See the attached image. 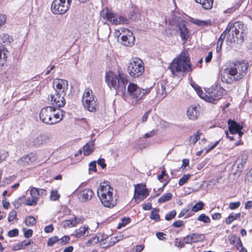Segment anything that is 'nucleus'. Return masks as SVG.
Wrapping results in <instances>:
<instances>
[{
	"label": "nucleus",
	"instance_id": "nucleus-29",
	"mask_svg": "<svg viewBox=\"0 0 252 252\" xmlns=\"http://www.w3.org/2000/svg\"><path fill=\"white\" fill-rule=\"evenodd\" d=\"M100 17L105 20V22H110V11L108 7H106L101 10Z\"/></svg>",
	"mask_w": 252,
	"mask_h": 252
},
{
	"label": "nucleus",
	"instance_id": "nucleus-12",
	"mask_svg": "<svg viewBox=\"0 0 252 252\" xmlns=\"http://www.w3.org/2000/svg\"><path fill=\"white\" fill-rule=\"evenodd\" d=\"M149 194V189L146 188L145 185L137 184L135 186L133 198L136 201L137 200H143Z\"/></svg>",
	"mask_w": 252,
	"mask_h": 252
},
{
	"label": "nucleus",
	"instance_id": "nucleus-34",
	"mask_svg": "<svg viewBox=\"0 0 252 252\" xmlns=\"http://www.w3.org/2000/svg\"><path fill=\"white\" fill-rule=\"evenodd\" d=\"M24 222L28 226H32L36 224V220L33 217L29 216L25 218Z\"/></svg>",
	"mask_w": 252,
	"mask_h": 252
},
{
	"label": "nucleus",
	"instance_id": "nucleus-38",
	"mask_svg": "<svg viewBox=\"0 0 252 252\" xmlns=\"http://www.w3.org/2000/svg\"><path fill=\"white\" fill-rule=\"evenodd\" d=\"M74 220V218L68 220H65L63 222V225L64 227H72L77 225V222Z\"/></svg>",
	"mask_w": 252,
	"mask_h": 252
},
{
	"label": "nucleus",
	"instance_id": "nucleus-33",
	"mask_svg": "<svg viewBox=\"0 0 252 252\" xmlns=\"http://www.w3.org/2000/svg\"><path fill=\"white\" fill-rule=\"evenodd\" d=\"M241 216V213H231L228 217L226 218L225 223L227 224H229L232 223L234 220H237Z\"/></svg>",
	"mask_w": 252,
	"mask_h": 252
},
{
	"label": "nucleus",
	"instance_id": "nucleus-30",
	"mask_svg": "<svg viewBox=\"0 0 252 252\" xmlns=\"http://www.w3.org/2000/svg\"><path fill=\"white\" fill-rule=\"evenodd\" d=\"M227 30H224L223 32L220 34L217 44L216 51L218 53L221 49V46L223 44V42L225 36L227 35L226 31Z\"/></svg>",
	"mask_w": 252,
	"mask_h": 252
},
{
	"label": "nucleus",
	"instance_id": "nucleus-23",
	"mask_svg": "<svg viewBox=\"0 0 252 252\" xmlns=\"http://www.w3.org/2000/svg\"><path fill=\"white\" fill-rule=\"evenodd\" d=\"M129 20L123 16H116L111 12V23L114 25L118 24H128Z\"/></svg>",
	"mask_w": 252,
	"mask_h": 252
},
{
	"label": "nucleus",
	"instance_id": "nucleus-48",
	"mask_svg": "<svg viewBox=\"0 0 252 252\" xmlns=\"http://www.w3.org/2000/svg\"><path fill=\"white\" fill-rule=\"evenodd\" d=\"M23 231L24 232V236L26 238L31 237L33 234V231L31 229H27L26 228H23Z\"/></svg>",
	"mask_w": 252,
	"mask_h": 252
},
{
	"label": "nucleus",
	"instance_id": "nucleus-22",
	"mask_svg": "<svg viewBox=\"0 0 252 252\" xmlns=\"http://www.w3.org/2000/svg\"><path fill=\"white\" fill-rule=\"evenodd\" d=\"M131 9L129 13V18L131 20L137 21L140 19L141 13L139 8L133 4L131 5Z\"/></svg>",
	"mask_w": 252,
	"mask_h": 252
},
{
	"label": "nucleus",
	"instance_id": "nucleus-15",
	"mask_svg": "<svg viewBox=\"0 0 252 252\" xmlns=\"http://www.w3.org/2000/svg\"><path fill=\"white\" fill-rule=\"evenodd\" d=\"M101 238L100 239L99 236H93L91 239H89L86 243L87 246H90L91 245H94L99 242L100 246L102 248H108L110 245V242L108 241L107 239L108 237L105 238H103V236H101Z\"/></svg>",
	"mask_w": 252,
	"mask_h": 252
},
{
	"label": "nucleus",
	"instance_id": "nucleus-24",
	"mask_svg": "<svg viewBox=\"0 0 252 252\" xmlns=\"http://www.w3.org/2000/svg\"><path fill=\"white\" fill-rule=\"evenodd\" d=\"M64 111L60 109L58 110L57 113L52 112L53 116L52 117L51 125L60 122L63 118L64 115Z\"/></svg>",
	"mask_w": 252,
	"mask_h": 252
},
{
	"label": "nucleus",
	"instance_id": "nucleus-40",
	"mask_svg": "<svg viewBox=\"0 0 252 252\" xmlns=\"http://www.w3.org/2000/svg\"><path fill=\"white\" fill-rule=\"evenodd\" d=\"M159 211L158 209H155L151 212L150 218L156 221L160 220V217L157 212Z\"/></svg>",
	"mask_w": 252,
	"mask_h": 252
},
{
	"label": "nucleus",
	"instance_id": "nucleus-11",
	"mask_svg": "<svg viewBox=\"0 0 252 252\" xmlns=\"http://www.w3.org/2000/svg\"><path fill=\"white\" fill-rule=\"evenodd\" d=\"M65 95L54 92V94L49 95L48 99L53 107H63L65 104Z\"/></svg>",
	"mask_w": 252,
	"mask_h": 252
},
{
	"label": "nucleus",
	"instance_id": "nucleus-41",
	"mask_svg": "<svg viewBox=\"0 0 252 252\" xmlns=\"http://www.w3.org/2000/svg\"><path fill=\"white\" fill-rule=\"evenodd\" d=\"M197 220L204 223H210L211 222L210 218L205 214H201L197 217Z\"/></svg>",
	"mask_w": 252,
	"mask_h": 252
},
{
	"label": "nucleus",
	"instance_id": "nucleus-19",
	"mask_svg": "<svg viewBox=\"0 0 252 252\" xmlns=\"http://www.w3.org/2000/svg\"><path fill=\"white\" fill-rule=\"evenodd\" d=\"M121 39L122 44L126 46H133L135 42V37L133 33L129 30H127L126 35H123L121 36Z\"/></svg>",
	"mask_w": 252,
	"mask_h": 252
},
{
	"label": "nucleus",
	"instance_id": "nucleus-5",
	"mask_svg": "<svg viewBox=\"0 0 252 252\" xmlns=\"http://www.w3.org/2000/svg\"><path fill=\"white\" fill-rule=\"evenodd\" d=\"M127 72L132 78H138L144 72V63L138 58L131 59L127 65Z\"/></svg>",
	"mask_w": 252,
	"mask_h": 252
},
{
	"label": "nucleus",
	"instance_id": "nucleus-9",
	"mask_svg": "<svg viewBox=\"0 0 252 252\" xmlns=\"http://www.w3.org/2000/svg\"><path fill=\"white\" fill-rule=\"evenodd\" d=\"M224 91L225 90L219 85L210 88L207 92L208 95L206 98V101L215 103L221 98Z\"/></svg>",
	"mask_w": 252,
	"mask_h": 252
},
{
	"label": "nucleus",
	"instance_id": "nucleus-44",
	"mask_svg": "<svg viewBox=\"0 0 252 252\" xmlns=\"http://www.w3.org/2000/svg\"><path fill=\"white\" fill-rule=\"evenodd\" d=\"M247 160V157L246 156H239L237 159V161H240V163L238 165V167H240V166H241V167L242 168L246 163Z\"/></svg>",
	"mask_w": 252,
	"mask_h": 252
},
{
	"label": "nucleus",
	"instance_id": "nucleus-62",
	"mask_svg": "<svg viewBox=\"0 0 252 252\" xmlns=\"http://www.w3.org/2000/svg\"><path fill=\"white\" fill-rule=\"evenodd\" d=\"M6 20V16L5 14L0 13V27L4 25Z\"/></svg>",
	"mask_w": 252,
	"mask_h": 252
},
{
	"label": "nucleus",
	"instance_id": "nucleus-56",
	"mask_svg": "<svg viewBox=\"0 0 252 252\" xmlns=\"http://www.w3.org/2000/svg\"><path fill=\"white\" fill-rule=\"evenodd\" d=\"M19 234V231L18 229H13L10 230L8 232V235L10 237H13L17 236Z\"/></svg>",
	"mask_w": 252,
	"mask_h": 252
},
{
	"label": "nucleus",
	"instance_id": "nucleus-2",
	"mask_svg": "<svg viewBox=\"0 0 252 252\" xmlns=\"http://www.w3.org/2000/svg\"><path fill=\"white\" fill-rule=\"evenodd\" d=\"M249 63L247 62L236 61L227 63L222 70L221 81L227 84H233L246 75Z\"/></svg>",
	"mask_w": 252,
	"mask_h": 252
},
{
	"label": "nucleus",
	"instance_id": "nucleus-1",
	"mask_svg": "<svg viewBox=\"0 0 252 252\" xmlns=\"http://www.w3.org/2000/svg\"><path fill=\"white\" fill-rule=\"evenodd\" d=\"M128 80L126 74L119 72L115 75L111 71V87L115 90L116 94L120 95L126 101L133 106L140 103L144 96L149 94L152 87L143 89L137 84L130 82L127 87Z\"/></svg>",
	"mask_w": 252,
	"mask_h": 252
},
{
	"label": "nucleus",
	"instance_id": "nucleus-10",
	"mask_svg": "<svg viewBox=\"0 0 252 252\" xmlns=\"http://www.w3.org/2000/svg\"><path fill=\"white\" fill-rule=\"evenodd\" d=\"M57 108L53 106H46L42 108L39 113L40 120L44 124L51 125L52 112L56 111Z\"/></svg>",
	"mask_w": 252,
	"mask_h": 252
},
{
	"label": "nucleus",
	"instance_id": "nucleus-55",
	"mask_svg": "<svg viewBox=\"0 0 252 252\" xmlns=\"http://www.w3.org/2000/svg\"><path fill=\"white\" fill-rule=\"evenodd\" d=\"M241 203L239 201L235 202H230L229 203V208L231 210H235L240 207Z\"/></svg>",
	"mask_w": 252,
	"mask_h": 252
},
{
	"label": "nucleus",
	"instance_id": "nucleus-47",
	"mask_svg": "<svg viewBox=\"0 0 252 252\" xmlns=\"http://www.w3.org/2000/svg\"><path fill=\"white\" fill-rule=\"evenodd\" d=\"M110 69L109 68H107L105 72V81L107 84V85L110 88Z\"/></svg>",
	"mask_w": 252,
	"mask_h": 252
},
{
	"label": "nucleus",
	"instance_id": "nucleus-42",
	"mask_svg": "<svg viewBox=\"0 0 252 252\" xmlns=\"http://www.w3.org/2000/svg\"><path fill=\"white\" fill-rule=\"evenodd\" d=\"M191 177L190 174H185L179 181V185L180 186H183L185 184Z\"/></svg>",
	"mask_w": 252,
	"mask_h": 252
},
{
	"label": "nucleus",
	"instance_id": "nucleus-20",
	"mask_svg": "<svg viewBox=\"0 0 252 252\" xmlns=\"http://www.w3.org/2000/svg\"><path fill=\"white\" fill-rule=\"evenodd\" d=\"M36 159V155L34 153L24 155L17 160V163L21 165L26 166L33 162Z\"/></svg>",
	"mask_w": 252,
	"mask_h": 252
},
{
	"label": "nucleus",
	"instance_id": "nucleus-13",
	"mask_svg": "<svg viewBox=\"0 0 252 252\" xmlns=\"http://www.w3.org/2000/svg\"><path fill=\"white\" fill-rule=\"evenodd\" d=\"M53 86L55 92L66 95L68 87V82L67 80L57 79L53 81Z\"/></svg>",
	"mask_w": 252,
	"mask_h": 252
},
{
	"label": "nucleus",
	"instance_id": "nucleus-64",
	"mask_svg": "<svg viewBox=\"0 0 252 252\" xmlns=\"http://www.w3.org/2000/svg\"><path fill=\"white\" fill-rule=\"evenodd\" d=\"M97 164L101 166L102 169L106 167V165L105 163V160L104 158H99L97 160Z\"/></svg>",
	"mask_w": 252,
	"mask_h": 252
},
{
	"label": "nucleus",
	"instance_id": "nucleus-7",
	"mask_svg": "<svg viewBox=\"0 0 252 252\" xmlns=\"http://www.w3.org/2000/svg\"><path fill=\"white\" fill-rule=\"evenodd\" d=\"M51 138L52 135L49 133L32 134L28 137L26 143L30 146L37 148L45 145Z\"/></svg>",
	"mask_w": 252,
	"mask_h": 252
},
{
	"label": "nucleus",
	"instance_id": "nucleus-50",
	"mask_svg": "<svg viewBox=\"0 0 252 252\" xmlns=\"http://www.w3.org/2000/svg\"><path fill=\"white\" fill-rule=\"evenodd\" d=\"M31 195L32 198H35L38 200V188H32L31 189Z\"/></svg>",
	"mask_w": 252,
	"mask_h": 252
},
{
	"label": "nucleus",
	"instance_id": "nucleus-36",
	"mask_svg": "<svg viewBox=\"0 0 252 252\" xmlns=\"http://www.w3.org/2000/svg\"><path fill=\"white\" fill-rule=\"evenodd\" d=\"M201 134L202 133L199 131H197L195 133L189 137V142L193 145H194L200 139V136Z\"/></svg>",
	"mask_w": 252,
	"mask_h": 252
},
{
	"label": "nucleus",
	"instance_id": "nucleus-53",
	"mask_svg": "<svg viewBox=\"0 0 252 252\" xmlns=\"http://www.w3.org/2000/svg\"><path fill=\"white\" fill-rule=\"evenodd\" d=\"M69 241L70 237L67 235L63 236L62 238L59 239V241L61 245H66L69 243Z\"/></svg>",
	"mask_w": 252,
	"mask_h": 252
},
{
	"label": "nucleus",
	"instance_id": "nucleus-26",
	"mask_svg": "<svg viewBox=\"0 0 252 252\" xmlns=\"http://www.w3.org/2000/svg\"><path fill=\"white\" fill-rule=\"evenodd\" d=\"M197 3H200L203 8L210 10L213 7L214 0H194Z\"/></svg>",
	"mask_w": 252,
	"mask_h": 252
},
{
	"label": "nucleus",
	"instance_id": "nucleus-52",
	"mask_svg": "<svg viewBox=\"0 0 252 252\" xmlns=\"http://www.w3.org/2000/svg\"><path fill=\"white\" fill-rule=\"evenodd\" d=\"M17 212L15 210L11 211L8 215V220L10 222L13 221L17 216Z\"/></svg>",
	"mask_w": 252,
	"mask_h": 252
},
{
	"label": "nucleus",
	"instance_id": "nucleus-49",
	"mask_svg": "<svg viewBox=\"0 0 252 252\" xmlns=\"http://www.w3.org/2000/svg\"><path fill=\"white\" fill-rule=\"evenodd\" d=\"M8 156V152L4 150L0 151V163L5 160Z\"/></svg>",
	"mask_w": 252,
	"mask_h": 252
},
{
	"label": "nucleus",
	"instance_id": "nucleus-8",
	"mask_svg": "<svg viewBox=\"0 0 252 252\" xmlns=\"http://www.w3.org/2000/svg\"><path fill=\"white\" fill-rule=\"evenodd\" d=\"M72 0H54L51 4V10L55 14L65 13L69 9Z\"/></svg>",
	"mask_w": 252,
	"mask_h": 252
},
{
	"label": "nucleus",
	"instance_id": "nucleus-17",
	"mask_svg": "<svg viewBox=\"0 0 252 252\" xmlns=\"http://www.w3.org/2000/svg\"><path fill=\"white\" fill-rule=\"evenodd\" d=\"M205 240V236L203 234L191 233L183 239V241L186 244H191L192 243L203 242Z\"/></svg>",
	"mask_w": 252,
	"mask_h": 252
},
{
	"label": "nucleus",
	"instance_id": "nucleus-39",
	"mask_svg": "<svg viewBox=\"0 0 252 252\" xmlns=\"http://www.w3.org/2000/svg\"><path fill=\"white\" fill-rule=\"evenodd\" d=\"M205 204L202 201H199L195 205H194L192 208L191 211L194 212H197L203 208Z\"/></svg>",
	"mask_w": 252,
	"mask_h": 252
},
{
	"label": "nucleus",
	"instance_id": "nucleus-61",
	"mask_svg": "<svg viewBox=\"0 0 252 252\" xmlns=\"http://www.w3.org/2000/svg\"><path fill=\"white\" fill-rule=\"evenodd\" d=\"M11 39V38L10 37L8 34H4L1 38V41L4 43L8 44L10 42Z\"/></svg>",
	"mask_w": 252,
	"mask_h": 252
},
{
	"label": "nucleus",
	"instance_id": "nucleus-43",
	"mask_svg": "<svg viewBox=\"0 0 252 252\" xmlns=\"http://www.w3.org/2000/svg\"><path fill=\"white\" fill-rule=\"evenodd\" d=\"M58 241H59V239L58 237L56 236H54L48 239L47 244L48 246L52 247L54 245L55 243Z\"/></svg>",
	"mask_w": 252,
	"mask_h": 252
},
{
	"label": "nucleus",
	"instance_id": "nucleus-18",
	"mask_svg": "<svg viewBox=\"0 0 252 252\" xmlns=\"http://www.w3.org/2000/svg\"><path fill=\"white\" fill-rule=\"evenodd\" d=\"M227 125L229 131L231 134H237L238 130H242L243 128L242 125L231 119L228 120Z\"/></svg>",
	"mask_w": 252,
	"mask_h": 252
},
{
	"label": "nucleus",
	"instance_id": "nucleus-58",
	"mask_svg": "<svg viewBox=\"0 0 252 252\" xmlns=\"http://www.w3.org/2000/svg\"><path fill=\"white\" fill-rule=\"evenodd\" d=\"M194 24L199 26H204L208 25V22L207 21H201L198 19H195L192 22Z\"/></svg>",
	"mask_w": 252,
	"mask_h": 252
},
{
	"label": "nucleus",
	"instance_id": "nucleus-35",
	"mask_svg": "<svg viewBox=\"0 0 252 252\" xmlns=\"http://www.w3.org/2000/svg\"><path fill=\"white\" fill-rule=\"evenodd\" d=\"M172 194L170 192L165 193L161 196L158 199V202L159 203H162L166 201H167L171 199L172 197Z\"/></svg>",
	"mask_w": 252,
	"mask_h": 252
},
{
	"label": "nucleus",
	"instance_id": "nucleus-45",
	"mask_svg": "<svg viewBox=\"0 0 252 252\" xmlns=\"http://www.w3.org/2000/svg\"><path fill=\"white\" fill-rule=\"evenodd\" d=\"M176 215V212L175 210H172L166 214L165 216V219L166 220H170L175 217Z\"/></svg>",
	"mask_w": 252,
	"mask_h": 252
},
{
	"label": "nucleus",
	"instance_id": "nucleus-37",
	"mask_svg": "<svg viewBox=\"0 0 252 252\" xmlns=\"http://www.w3.org/2000/svg\"><path fill=\"white\" fill-rule=\"evenodd\" d=\"M131 219L129 217H124L121 219V222H120L117 228L120 229L123 227L126 226L127 224L130 222Z\"/></svg>",
	"mask_w": 252,
	"mask_h": 252
},
{
	"label": "nucleus",
	"instance_id": "nucleus-21",
	"mask_svg": "<svg viewBox=\"0 0 252 252\" xmlns=\"http://www.w3.org/2000/svg\"><path fill=\"white\" fill-rule=\"evenodd\" d=\"M199 106L191 105L188 108L187 110V116L189 119L191 120H196L200 115Z\"/></svg>",
	"mask_w": 252,
	"mask_h": 252
},
{
	"label": "nucleus",
	"instance_id": "nucleus-59",
	"mask_svg": "<svg viewBox=\"0 0 252 252\" xmlns=\"http://www.w3.org/2000/svg\"><path fill=\"white\" fill-rule=\"evenodd\" d=\"M96 162L95 161H93L89 163V171H93L94 172H96Z\"/></svg>",
	"mask_w": 252,
	"mask_h": 252
},
{
	"label": "nucleus",
	"instance_id": "nucleus-6",
	"mask_svg": "<svg viewBox=\"0 0 252 252\" xmlns=\"http://www.w3.org/2000/svg\"><path fill=\"white\" fill-rule=\"evenodd\" d=\"M97 193L102 204L105 207L110 208V185L109 182L101 183L97 189Z\"/></svg>",
	"mask_w": 252,
	"mask_h": 252
},
{
	"label": "nucleus",
	"instance_id": "nucleus-32",
	"mask_svg": "<svg viewBox=\"0 0 252 252\" xmlns=\"http://www.w3.org/2000/svg\"><path fill=\"white\" fill-rule=\"evenodd\" d=\"M88 226H82L75 231L74 236L76 238H80L83 236L86 231L88 229Z\"/></svg>",
	"mask_w": 252,
	"mask_h": 252
},
{
	"label": "nucleus",
	"instance_id": "nucleus-63",
	"mask_svg": "<svg viewBox=\"0 0 252 252\" xmlns=\"http://www.w3.org/2000/svg\"><path fill=\"white\" fill-rule=\"evenodd\" d=\"M183 225L184 222L181 220H176L174 221L172 224V226L174 227H181Z\"/></svg>",
	"mask_w": 252,
	"mask_h": 252
},
{
	"label": "nucleus",
	"instance_id": "nucleus-4",
	"mask_svg": "<svg viewBox=\"0 0 252 252\" xmlns=\"http://www.w3.org/2000/svg\"><path fill=\"white\" fill-rule=\"evenodd\" d=\"M225 30L228 36V39L232 43L241 44L244 41L246 35L244 24L241 22H236L234 24L229 23Z\"/></svg>",
	"mask_w": 252,
	"mask_h": 252
},
{
	"label": "nucleus",
	"instance_id": "nucleus-28",
	"mask_svg": "<svg viewBox=\"0 0 252 252\" xmlns=\"http://www.w3.org/2000/svg\"><path fill=\"white\" fill-rule=\"evenodd\" d=\"M93 92L91 90L87 89L85 90L82 97L83 104H85L87 99L92 100L94 99V96L93 95Z\"/></svg>",
	"mask_w": 252,
	"mask_h": 252
},
{
	"label": "nucleus",
	"instance_id": "nucleus-14",
	"mask_svg": "<svg viewBox=\"0 0 252 252\" xmlns=\"http://www.w3.org/2000/svg\"><path fill=\"white\" fill-rule=\"evenodd\" d=\"M79 189L78 198L80 202L84 203L92 199L94 195L92 189L86 188L82 189H81V186H79Z\"/></svg>",
	"mask_w": 252,
	"mask_h": 252
},
{
	"label": "nucleus",
	"instance_id": "nucleus-31",
	"mask_svg": "<svg viewBox=\"0 0 252 252\" xmlns=\"http://www.w3.org/2000/svg\"><path fill=\"white\" fill-rule=\"evenodd\" d=\"M229 241L230 243L236 247L242 246V242L240 239L236 237L235 235H231L229 236Z\"/></svg>",
	"mask_w": 252,
	"mask_h": 252
},
{
	"label": "nucleus",
	"instance_id": "nucleus-57",
	"mask_svg": "<svg viewBox=\"0 0 252 252\" xmlns=\"http://www.w3.org/2000/svg\"><path fill=\"white\" fill-rule=\"evenodd\" d=\"M174 242L175 246L178 248H182L185 246V243L183 240L182 242L179 240L178 238H175Z\"/></svg>",
	"mask_w": 252,
	"mask_h": 252
},
{
	"label": "nucleus",
	"instance_id": "nucleus-60",
	"mask_svg": "<svg viewBox=\"0 0 252 252\" xmlns=\"http://www.w3.org/2000/svg\"><path fill=\"white\" fill-rule=\"evenodd\" d=\"M190 208L188 207V208H185L183 209L180 214L178 215L179 218H182L184 216L187 215L189 211Z\"/></svg>",
	"mask_w": 252,
	"mask_h": 252
},
{
	"label": "nucleus",
	"instance_id": "nucleus-3",
	"mask_svg": "<svg viewBox=\"0 0 252 252\" xmlns=\"http://www.w3.org/2000/svg\"><path fill=\"white\" fill-rule=\"evenodd\" d=\"M189 55L188 51L184 50L175 58L169 66L173 76H180L192 71Z\"/></svg>",
	"mask_w": 252,
	"mask_h": 252
},
{
	"label": "nucleus",
	"instance_id": "nucleus-51",
	"mask_svg": "<svg viewBox=\"0 0 252 252\" xmlns=\"http://www.w3.org/2000/svg\"><path fill=\"white\" fill-rule=\"evenodd\" d=\"M38 200L35 198H29L26 201V204L29 206H34L36 204Z\"/></svg>",
	"mask_w": 252,
	"mask_h": 252
},
{
	"label": "nucleus",
	"instance_id": "nucleus-16",
	"mask_svg": "<svg viewBox=\"0 0 252 252\" xmlns=\"http://www.w3.org/2000/svg\"><path fill=\"white\" fill-rule=\"evenodd\" d=\"M177 27L178 31L180 32L182 40L184 42H186L189 38L190 34L189 31L186 25V22L183 20L178 22Z\"/></svg>",
	"mask_w": 252,
	"mask_h": 252
},
{
	"label": "nucleus",
	"instance_id": "nucleus-46",
	"mask_svg": "<svg viewBox=\"0 0 252 252\" xmlns=\"http://www.w3.org/2000/svg\"><path fill=\"white\" fill-rule=\"evenodd\" d=\"M60 194L57 190H52L50 193V198L52 201H56L60 198Z\"/></svg>",
	"mask_w": 252,
	"mask_h": 252
},
{
	"label": "nucleus",
	"instance_id": "nucleus-25",
	"mask_svg": "<svg viewBox=\"0 0 252 252\" xmlns=\"http://www.w3.org/2000/svg\"><path fill=\"white\" fill-rule=\"evenodd\" d=\"M83 106L86 109L90 112H94L96 110V104L95 99H92V100L87 99Z\"/></svg>",
	"mask_w": 252,
	"mask_h": 252
},
{
	"label": "nucleus",
	"instance_id": "nucleus-54",
	"mask_svg": "<svg viewBox=\"0 0 252 252\" xmlns=\"http://www.w3.org/2000/svg\"><path fill=\"white\" fill-rule=\"evenodd\" d=\"M196 92L200 97L206 100V98L208 96V95L202 91L201 88L198 89Z\"/></svg>",
	"mask_w": 252,
	"mask_h": 252
},
{
	"label": "nucleus",
	"instance_id": "nucleus-27",
	"mask_svg": "<svg viewBox=\"0 0 252 252\" xmlns=\"http://www.w3.org/2000/svg\"><path fill=\"white\" fill-rule=\"evenodd\" d=\"M94 141L92 140L86 144L83 147V153L85 156L90 155L94 150Z\"/></svg>",
	"mask_w": 252,
	"mask_h": 252
}]
</instances>
